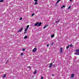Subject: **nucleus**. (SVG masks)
I'll return each instance as SVG.
<instances>
[{"instance_id": "nucleus-31", "label": "nucleus", "mask_w": 79, "mask_h": 79, "mask_svg": "<svg viewBox=\"0 0 79 79\" xmlns=\"http://www.w3.org/2000/svg\"><path fill=\"white\" fill-rule=\"evenodd\" d=\"M54 44V43H52V45H53Z\"/></svg>"}, {"instance_id": "nucleus-34", "label": "nucleus", "mask_w": 79, "mask_h": 79, "mask_svg": "<svg viewBox=\"0 0 79 79\" xmlns=\"http://www.w3.org/2000/svg\"><path fill=\"white\" fill-rule=\"evenodd\" d=\"M41 79H44V78L43 77H41Z\"/></svg>"}, {"instance_id": "nucleus-20", "label": "nucleus", "mask_w": 79, "mask_h": 79, "mask_svg": "<svg viewBox=\"0 0 79 79\" xmlns=\"http://www.w3.org/2000/svg\"><path fill=\"white\" fill-rule=\"evenodd\" d=\"M35 15V13H33L32 15V16H34Z\"/></svg>"}, {"instance_id": "nucleus-17", "label": "nucleus", "mask_w": 79, "mask_h": 79, "mask_svg": "<svg viewBox=\"0 0 79 79\" xmlns=\"http://www.w3.org/2000/svg\"><path fill=\"white\" fill-rule=\"evenodd\" d=\"M23 55H24V53H22L21 54V56H23Z\"/></svg>"}, {"instance_id": "nucleus-6", "label": "nucleus", "mask_w": 79, "mask_h": 79, "mask_svg": "<svg viewBox=\"0 0 79 79\" xmlns=\"http://www.w3.org/2000/svg\"><path fill=\"white\" fill-rule=\"evenodd\" d=\"M23 31V28H21L20 30H19L18 31V32H21V31Z\"/></svg>"}, {"instance_id": "nucleus-12", "label": "nucleus", "mask_w": 79, "mask_h": 79, "mask_svg": "<svg viewBox=\"0 0 79 79\" xmlns=\"http://www.w3.org/2000/svg\"><path fill=\"white\" fill-rule=\"evenodd\" d=\"M6 75H3L2 77H3V78H5V77H6Z\"/></svg>"}, {"instance_id": "nucleus-10", "label": "nucleus", "mask_w": 79, "mask_h": 79, "mask_svg": "<svg viewBox=\"0 0 79 79\" xmlns=\"http://www.w3.org/2000/svg\"><path fill=\"white\" fill-rule=\"evenodd\" d=\"M36 73H37V71L36 70H35L34 71V72L33 73V74H36Z\"/></svg>"}, {"instance_id": "nucleus-38", "label": "nucleus", "mask_w": 79, "mask_h": 79, "mask_svg": "<svg viewBox=\"0 0 79 79\" xmlns=\"http://www.w3.org/2000/svg\"><path fill=\"white\" fill-rule=\"evenodd\" d=\"M29 68L30 69H31V67H29Z\"/></svg>"}, {"instance_id": "nucleus-33", "label": "nucleus", "mask_w": 79, "mask_h": 79, "mask_svg": "<svg viewBox=\"0 0 79 79\" xmlns=\"http://www.w3.org/2000/svg\"><path fill=\"white\" fill-rule=\"evenodd\" d=\"M53 67L54 68V67H55V64H53Z\"/></svg>"}, {"instance_id": "nucleus-21", "label": "nucleus", "mask_w": 79, "mask_h": 79, "mask_svg": "<svg viewBox=\"0 0 79 79\" xmlns=\"http://www.w3.org/2000/svg\"><path fill=\"white\" fill-rule=\"evenodd\" d=\"M62 52H63V50H60V53H62Z\"/></svg>"}, {"instance_id": "nucleus-18", "label": "nucleus", "mask_w": 79, "mask_h": 79, "mask_svg": "<svg viewBox=\"0 0 79 79\" xmlns=\"http://www.w3.org/2000/svg\"><path fill=\"white\" fill-rule=\"evenodd\" d=\"M37 4H38V2H35V3L34 5H37Z\"/></svg>"}, {"instance_id": "nucleus-5", "label": "nucleus", "mask_w": 79, "mask_h": 79, "mask_svg": "<svg viewBox=\"0 0 79 79\" xmlns=\"http://www.w3.org/2000/svg\"><path fill=\"white\" fill-rule=\"evenodd\" d=\"M48 25H45L43 27V29H45L47 27H48Z\"/></svg>"}, {"instance_id": "nucleus-13", "label": "nucleus", "mask_w": 79, "mask_h": 79, "mask_svg": "<svg viewBox=\"0 0 79 79\" xmlns=\"http://www.w3.org/2000/svg\"><path fill=\"white\" fill-rule=\"evenodd\" d=\"M60 21V19H59V21L55 22V23H58V22H59V21Z\"/></svg>"}, {"instance_id": "nucleus-2", "label": "nucleus", "mask_w": 79, "mask_h": 79, "mask_svg": "<svg viewBox=\"0 0 79 79\" xmlns=\"http://www.w3.org/2000/svg\"><path fill=\"white\" fill-rule=\"evenodd\" d=\"M36 51H37V48H35L32 50V51L33 52H35Z\"/></svg>"}, {"instance_id": "nucleus-19", "label": "nucleus", "mask_w": 79, "mask_h": 79, "mask_svg": "<svg viewBox=\"0 0 79 79\" xmlns=\"http://www.w3.org/2000/svg\"><path fill=\"white\" fill-rule=\"evenodd\" d=\"M4 1V0H0V2H3Z\"/></svg>"}, {"instance_id": "nucleus-37", "label": "nucleus", "mask_w": 79, "mask_h": 79, "mask_svg": "<svg viewBox=\"0 0 79 79\" xmlns=\"http://www.w3.org/2000/svg\"><path fill=\"white\" fill-rule=\"evenodd\" d=\"M52 76H54V75H52Z\"/></svg>"}, {"instance_id": "nucleus-1", "label": "nucleus", "mask_w": 79, "mask_h": 79, "mask_svg": "<svg viewBox=\"0 0 79 79\" xmlns=\"http://www.w3.org/2000/svg\"><path fill=\"white\" fill-rule=\"evenodd\" d=\"M75 51L76 52H75V55H79V49H77Z\"/></svg>"}, {"instance_id": "nucleus-25", "label": "nucleus", "mask_w": 79, "mask_h": 79, "mask_svg": "<svg viewBox=\"0 0 79 79\" xmlns=\"http://www.w3.org/2000/svg\"><path fill=\"white\" fill-rule=\"evenodd\" d=\"M60 50H63V48H62V47L60 48Z\"/></svg>"}, {"instance_id": "nucleus-15", "label": "nucleus", "mask_w": 79, "mask_h": 79, "mask_svg": "<svg viewBox=\"0 0 79 79\" xmlns=\"http://www.w3.org/2000/svg\"><path fill=\"white\" fill-rule=\"evenodd\" d=\"M61 0H58L57 2L56 3H58V2H60V1H61Z\"/></svg>"}, {"instance_id": "nucleus-35", "label": "nucleus", "mask_w": 79, "mask_h": 79, "mask_svg": "<svg viewBox=\"0 0 79 79\" xmlns=\"http://www.w3.org/2000/svg\"><path fill=\"white\" fill-rule=\"evenodd\" d=\"M61 9H63V6L61 7Z\"/></svg>"}, {"instance_id": "nucleus-8", "label": "nucleus", "mask_w": 79, "mask_h": 79, "mask_svg": "<svg viewBox=\"0 0 79 79\" xmlns=\"http://www.w3.org/2000/svg\"><path fill=\"white\" fill-rule=\"evenodd\" d=\"M42 24V22H40L38 25V26H41V25Z\"/></svg>"}, {"instance_id": "nucleus-40", "label": "nucleus", "mask_w": 79, "mask_h": 79, "mask_svg": "<svg viewBox=\"0 0 79 79\" xmlns=\"http://www.w3.org/2000/svg\"><path fill=\"white\" fill-rule=\"evenodd\" d=\"M33 78H34V77H32Z\"/></svg>"}, {"instance_id": "nucleus-24", "label": "nucleus", "mask_w": 79, "mask_h": 79, "mask_svg": "<svg viewBox=\"0 0 79 79\" xmlns=\"http://www.w3.org/2000/svg\"><path fill=\"white\" fill-rule=\"evenodd\" d=\"M69 45L67 47V49H68L69 48Z\"/></svg>"}, {"instance_id": "nucleus-14", "label": "nucleus", "mask_w": 79, "mask_h": 79, "mask_svg": "<svg viewBox=\"0 0 79 79\" xmlns=\"http://www.w3.org/2000/svg\"><path fill=\"white\" fill-rule=\"evenodd\" d=\"M27 29H28V28H26L25 30V32H26L27 31Z\"/></svg>"}, {"instance_id": "nucleus-36", "label": "nucleus", "mask_w": 79, "mask_h": 79, "mask_svg": "<svg viewBox=\"0 0 79 79\" xmlns=\"http://www.w3.org/2000/svg\"><path fill=\"white\" fill-rule=\"evenodd\" d=\"M48 46H49V45L48 44H47V47H48Z\"/></svg>"}, {"instance_id": "nucleus-30", "label": "nucleus", "mask_w": 79, "mask_h": 79, "mask_svg": "<svg viewBox=\"0 0 79 79\" xmlns=\"http://www.w3.org/2000/svg\"><path fill=\"white\" fill-rule=\"evenodd\" d=\"M35 2H37V1H38V0H34Z\"/></svg>"}, {"instance_id": "nucleus-27", "label": "nucleus", "mask_w": 79, "mask_h": 79, "mask_svg": "<svg viewBox=\"0 0 79 79\" xmlns=\"http://www.w3.org/2000/svg\"><path fill=\"white\" fill-rule=\"evenodd\" d=\"M25 51V49H24V48H23V51Z\"/></svg>"}, {"instance_id": "nucleus-9", "label": "nucleus", "mask_w": 79, "mask_h": 79, "mask_svg": "<svg viewBox=\"0 0 79 79\" xmlns=\"http://www.w3.org/2000/svg\"><path fill=\"white\" fill-rule=\"evenodd\" d=\"M55 36V35H52L51 36V38H53Z\"/></svg>"}, {"instance_id": "nucleus-28", "label": "nucleus", "mask_w": 79, "mask_h": 79, "mask_svg": "<svg viewBox=\"0 0 79 79\" xmlns=\"http://www.w3.org/2000/svg\"><path fill=\"white\" fill-rule=\"evenodd\" d=\"M63 7H64V8L65 7V6L64 5L63 6Z\"/></svg>"}, {"instance_id": "nucleus-7", "label": "nucleus", "mask_w": 79, "mask_h": 79, "mask_svg": "<svg viewBox=\"0 0 79 79\" xmlns=\"http://www.w3.org/2000/svg\"><path fill=\"white\" fill-rule=\"evenodd\" d=\"M74 76H75V75H74V74H72L71 75V77H74Z\"/></svg>"}, {"instance_id": "nucleus-11", "label": "nucleus", "mask_w": 79, "mask_h": 79, "mask_svg": "<svg viewBox=\"0 0 79 79\" xmlns=\"http://www.w3.org/2000/svg\"><path fill=\"white\" fill-rule=\"evenodd\" d=\"M24 38L25 39H27V36H24Z\"/></svg>"}, {"instance_id": "nucleus-22", "label": "nucleus", "mask_w": 79, "mask_h": 79, "mask_svg": "<svg viewBox=\"0 0 79 79\" xmlns=\"http://www.w3.org/2000/svg\"><path fill=\"white\" fill-rule=\"evenodd\" d=\"M29 27V25H27V28H28Z\"/></svg>"}, {"instance_id": "nucleus-3", "label": "nucleus", "mask_w": 79, "mask_h": 79, "mask_svg": "<svg viewBox=\"0 0 79 79\" xmlns=\"http://www.w3.org/2000/svg\"><path fill=\"white\" fill-rule=\"evenodd\" d=\"M52 65H53V63H50L49 65V68H52Z\"/></svg>"}, {"instance_id": "nucleus-23", "label": "nucleus", "mask_w": 79, "mask_h": 79, "mask_svg": "<svg viewBox=\"0 0 79 79\" xmlns=\"http://www.w3.org/2000/svg\"><path fill=\"white\" fill-rule=\"evenodd\" d=\"M70 7H71V6H70L69 7H68V10L70 8Z\"/></svg>"}, {"instance_id": "nucleus-32", "label": "nucleus", "mask_w": 79, "mask_h": 79, "mask_svg": "<svg viewBox=\"0 0 79 79\" xmlns=\"http://www.w3.org/2000/svg\"><path fill=\"white\" fill-rule=\"evenodd\" d=\"M73 0H69L70 2H71L72 1H73Z\"/></svg>"}, {"instance_id": "nucleus-16", "label": "nucleus", "mask_w": 79, "mask_h": 79, "mask_svg": "<svg viewBox=\"0 0 79 79\" xmlns=\"http://www.w3.org/2000/svg\"><path fill=\"white\" fill-rule=\"evenodd\" d=\"M70 47H73V45L72 44H71L70 45Z\"/></svg>"}, {"instance_id": "nucleus-26", "label": "nucleus", "mask_w": 79, "mask_h": 79, "mask_svg": "<svg viewBox=\"0 0 79 79\" xmlns=\"http://www.w3.org/2000/svg\"><path fill=\"white\" fill-rule=\"evenodd\" d=\"M22 19H23V18H22V17L20 18V19L19 20H22Z\"/></svg>"}, {"instance_id": "nucleus-4", "label": "nucleus", "mask_w": 79, "mask_h": 79, "mask_svg": "<svg viewBox=\"0 0 79 79\" xmlns=\"http://www.w3.org/2000/svg\"><path fill=\"white\" fill-rule=\"evenodd\" d=\"M39 24V22H38L37 23H35V24L34 25V26H37V25H38Z\"/></svg>"}, {"instance_id": "nucleus-39", "label": "nucleus", "mask_w": 79, "mask_h": 79, "mask_svg": "<svg viewBox=\"0 0 79 79\" xmlns=\"http://www.w3.org/2000/svg\"><path fill=\"white\" fill-rule=\"evenodd\" d=\"M7 62L8 61V60H7Z\"/></svg>"}, {"instance_id": "nucleus-29", "label": "nucleus", "mask_w": 79, "mask_h": 79, "mask_svg": "<svg viewBox=\"0 0 79 79\" xmlns=\"http://www.w3.org/2000/svg\"><path fill=\"white\" fill-rule=\"evenodd\" d=\"M27 32H26V31H25L24 32V34H27Z\"/></svg>"}]
</instances>
